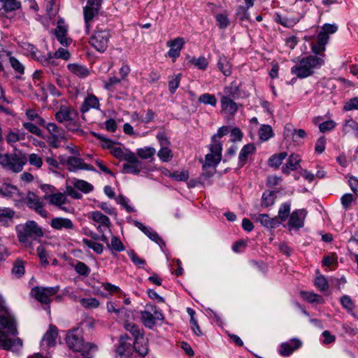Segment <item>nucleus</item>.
<instances>
[{
  "mask_svg": "<svg viewBox=\"0 0 358 358\" xmlns=\"http://www.w3.org/2000/svg\"><path fill=\"white\" fill-rule=\"evenodd\" d=\"M17 321L14 315L6 306V303L0 294V348L17 352L22 347L20 338H12L18 334Z\"/></svg>",
  "mask_w": 358,
  "mask_h": 358,
  "instance_id": "nucleus-1",
  "label": "nucleus"
},
{
  "mask_svg": "<svg viewBox=\"0 0 358 358\" xmlns=\"http://www.w3.org/2000/svg\"><path fill=\"white\" fill-rule=\"evenodd\" d=\"M324 64L322 57L310 55L301 59L299 62L291 68L292 74L299 78H306L311 76L315 70L320 68Z\"/></svg>",
  "mask_w": 358,
  "mask_h": 358,
  "instance_id": "nucleus-2",
  "label": "nucleus"
},
{
  "mask_svg": "<svg viewBox=\"0 0 358 358\" xmlns=\"http://www.w3.org/2000/svg\"><path fill=\"white\" fill-rule=\"evenodd\" d=\"M16 232L19 241L22 243H29L30 239H36L43 236L42 229L32 220L16 226Z\"/></svg>",
  "mask_w": 358,
  "mask_h": 358,
  "instance_id": "nucleus-3",
  "label": "nucleus"
},
{
  "mask_svg": "<svg viewBox=\"0 0 358 358\" xmlns=\"http://www.w3.org/2000/svg\"><path fill=\"white\" fill-rule=\"evenodd\" d=\"M66 344L68 347L75 351L80 352L83 357L88 355L89 352L93 349L96 350V346L92 343H85L78 329L69 331L66 334Z\"/></svg>",
  "mask_w": 358,
  "mask_h": 358,
  "instance_id": "nucleus-4",
  "label": "nucleus"
},
{
  "mask_svg": "<svg viewBox=\"0 0 358 358\" xmlns=\"http://www.w3.org/2000/svg\"><path fill=\"white\" fill-rule=\"evenodd\" d=\"M27 158L22 153L0 154V164L15 173L20 172Z\"/></svg>",
  "mask_w": 358,
  "mask_h": 358,
  "instance_id": "nucleus-5",
  "label": "nucleus"
},
{
  "mask_svg": "<svg viewBox=\"0 0 358 358\" xmlns=\"http://www.w3.org/2000/svg\"><path fill=\"white\" fill-rule=\"evenodd\" d=\"M141 318L145 327L152 329L157 321L164 320V315L159 308L154 305H147L145 310L141 311Z\"/></svg>",
  "mask_w": 358,
  "mask_h": 358,
  "instance_id": "nucleus-6",
  "label": "nucleus"
},
{
  "mask_svg": "<svg viewBox=\"0 0 358 358\" xmlns=\"http://www.w3.org/2000/svg\"><path fill=\"white\" fill-rule=\"evenodd\" d=\"M59 290V286L55 287H34L31 290V295L43 304L51 302L50 296L56 294Z\"/></svg>",
  "mask_w": 358,
  "mask_h": 358,
  "instance_id": "nucleus-7",
  "label": "nucleus"
},
{
  "mask_svg": "<svg viewBox=\"0 0 358 358\" xmlns=\"http://www.w3.org/2000/svg\"><path fill=\"white\" fill-rule=\"evenodd\" d=\"M110 34L108 30L95 31L90 38L89 43L97 51L103 52L108 46Z\"/></svg>",
  "mask_w": 358,
  "mask_h": 358,
  "instance_id": "nucleus-8",
  "label": "nucleus"
},
{
  "mask_svg": "<svg viewBox=\"0 0 358 358\" xmlns=\"http://www.w3.org/2000/svg\"><path fill=\"white\" fill-rule=\"evenodd\" d=\"M23 201L29 208L34 210L41 217L45 218L48 217V212L44 208L45 203L34 192H28L26 196L23 198Z\"/></svg>",
  "mask_w": 358,
  "mask_h": 358,
  "instance_id": "nucleus-9",
  "label": "nucleus"
},
{
  "mask_svg": "<svg viewBox=\"0 0 358 358\" xmlns=\"http://www.w3.org/2000/svg\"><path fill=\"white\" fill-rule=\"evenodd\" d=\"M102 0H88L85 7H84V17L87 31H89L90 22L94 17L98 15Z\"/></svg>",
  "mask_w": 358,
  "mask_h": 358,
  "instance_id": "nucleus-10",
  "label": "nucleus"
},
{
  "mask_svg": "<svg viewBox=\"0 0 358 358\" xmlns=\"http://www.w3.org/2000/svg\"><path fill=\"white\" fill-rule=\"evenodd\" d=\"M127 164L122 166L123 173L138 175L143 169V162L138 159L134 153L126 156Z\"/></svg>",
  "mask_w": 358,
  "mask_h": 358,
  "instance_id": "nucleus-11",
  "label": "nucleus"
},
{
  "mask_svg": "<svg viewBox=\"0 0 358 358\" xmlns=\"http://www.w3.org/2000/svg\"><path fill=\"white\" fill-rule=\"evenodd\" d=\"M67 31L68 28L64 20L59 19L55 29V34L57 41L63 46H69L72 41L71 38L67 37Z\"/></svg>",
  "mask_w": 358,
  "mask_h": 358,
  "instance_id": "nucleus-12",
  "label": "nucleus"
},
{
  "mask_svg": "<svg viewBox=\"0 0 358 358\" xmlns=\"http://www.w3.org/2000/svg\"><path fill=\"white\" fill-rule=\"evenodd\" d=\"M306 212L303 209H299L293 211L288 221L289 227L299 229L303 227Z\"/></svg>",
  "mask_w": 358,
  "mask_h": 358,
  "instance_id": "nucleus-13",
  "label": "nucleus"
},
{
  "mask_svg": "<svg viewBox=\"0 0 358 358\" xmlns=\"http://www.w3.org/2000/svg\"><path fill=\"white\" fill-rule=\"evenodd\" d=\"M27 50L29 52L33 59L41 62L43 66H48L50 64L55 65V62L51 52H49L47 56L38 55V49L31 44H28Z\"/></svg>",
  "mask_w": 358,
  "mask_h": 358,
  "instance_id": "nucleus-14",
  "label": "nucleus"
},
{
  "mask_svg": "<svg viewBox=\"0 0 358 358\" xmlns=\"http://www.w3.org/2000/svg\"><path fill=\"white\" fill-rule=\"evenodd\" d=\"M129 336L125 334L120 337V344L116 350V353L119 358H130L132 353V346L127 340Z\"/></svg>",
  "mask_w": 358,
  "mask_h": 358,
  "instance_id": "nucleus-15",
  "label": "nucleus"
},
{
  "mask_svg": "<svg viewBox=\"0 0 358 358\" xmlns=\"http://www.w3.org/2000/svg\"><path fill=\"white\" fill-rule=\"evenodd\" d=\"M185 41L183 38L178 37L173 40H170L166 45L170 48L168 55L170 57L176 59L180 55V50L182 49Z\"/></svg>",
  "mask_w": 358,
  "mask_h": 358,
  "instance_id": "nucleus-16",
  "label": "nucleus"
},
{
  "mask_svg": "<svg viewBox=\"0 0 358 358\" xmlns=\"http://www.w3.org/2000/svg\"><path fill=\"white\" fill-rule=\"evenodd\" d=\"M100 108V104L99 99L94 94H88L83 103H82V106L80 107V111L82 113H85L87 111H89L90 109H96L99 110Z\"/></svg>",
  "mask_w": 358,
  "mask_h": 358,
  "instance_id": "nucleus-17",
  "label": "nucleus"
},
{
  "mask_svg": "<svg viewBox=\"0 0 358 358\" xmlns=\"http://www.w3.org/2000/svg\"><path fill=\"white\" fill-rule=\"evenodd\" d=\"M15 211L10 208H0V224L8 227L13 223Z\"/></svg>",
  "mask_w": 358,
  "mask_h": 358,
  "instance_id": "nucleus-18",
  "label": "nucleus"
},
{
  "mask_svg": "<svg viewBox=\"0 0 358 358\" xmlns=\"http://www.w3.org/2000/svg\"><path fill=\"white\" fill-rule=\"evenodd\" d=\"M252 218L255 221L259 222L264 227L273 229L279 226L278 220L275 217L271 218L268 214H259L253 216Z\"/></svg>",
  "mask_w": 358,
  "mask_h": 358,
  "instance_id": "nucleus-19",
  "label": "nucleus"
},
{
  "mask_svg": "<svg viewBox=\"0 0 358 358\" xmlns=\"http://www.w3.org/2000/svg\"><path fill=\"white\" fill-rule=\"evenodd\" d=\"M301 345V342L298 339H292L289 342L284 343L281 345L280 353L282 356H289L294 350L298 349Z\"/></svg>",
  "mask_w": 358,
  "mask_h": 358,
  "instance_id": "nucleus-20",
  "label": "nucleus"
},
{
  "mask_svg": "<svg viewBox=\"0 0 358 358\" xmlns=\"http://www.w3.org/2000/svg\"><path fill=\"white\" fill-rule=\"evenodd\" d=\"M51 227L56 230L72 229L74 224L70 219L64 217L52 218L50 222Z\"/></svg>",
  "mask_w": 358,
  "mask_h": 358,
  "instance_id": "nucleus-21",
  "label": "nucleus"
},
{
  "mask_svg": "<svg viewBox=\"0 0 358 358\" xmlns=\"http://www.w3.org/2000/svg\"><path fill=\"white\" fill-rule=\"evenodd\" d=\"M301 162L299 155L292 154L287 160V162L282 168V171L285 174H289V171H295L298 168V165Z\"/></svg>",
  "mask_w": 358,
  "mask_h": 358,
  "instance_id": "nucleus-22",
  "label": "nucleus"
},
{
  "mask_svg": "<svg viewBox=\"0 0 358 358\" xmlns=\"http://www.w3.org/2000/svg\"><path fill=\"white\" fill-rule=\"evenodd\" d=\"M147 339L143 337H137L134 342L132 350L134 349L137 353L141 356H145L148 352Z\"/></svg>",
  "mask_w": 358,
  "mask_h": 358,
  "instance_id": "nucleus-23",
  "label": "nucleus"
},
{
  "mask_svg": "<svg viewBox=\"0 0 358 358\" xmlns=\"http://www.w3.org/2000/svg\"><path fill=\"white\" fill-rule=\"evenodd\" d=\"M255 150V146L253 143H248L243 146L238 156V165L242 167L246 162L250 155H252Z\"/></svg>",
  "mask_w": 358,
  "mask_h": 358,
  "instance_id": "nucleus-24",
  "label": "nucleus"
},
{
  "mask_svg": "<svg viewBox=\"0 0 358 358\" xmlns=\"http://www.w3.org/2000/svg\"><path fill=\"white\" fill-rule=\"evenodd\" d=\"M134 225L141 231H142L145 235H147L152 241H155L158 244L162 243V238L159 236L157 232L154 231H150L141 222L138 221H134Z\"/></svg>",
  "mask_w": 358,
  "mask_h": 358,
  "instance_id": "nucleus-25",
  "label": "nucleus"
},
{
  "mask_svg": "<svg viewBox=\"0 0 358 358\" xmlns=\"http://www.w3.org/2000/svg\"><path fill=\"white\" fill-rule=\"evenodd\" d=\"M222 108L230 115L234 114L238 109L236 103L228 96H223L221 99Z\"/></svg>",
  "mask_w": 358,
  "mask_h": 358,
  "instance_id": "nucleus-26",
  "label": "nucleus"
},
{
  "mask_svg": "<svg viewBox=\"0 0 358 358\" xmlns=\"http://www.w3.org/2000/svg\"><path fill=\"white\" fill-rule=\"evenodd\" d=\"M57 336V328L51 325L49 330L43 336L42 342L43 344L45 343L48 346L55 345Z\"/></svg>",
  "mask_w": 358,
  "mask_h": 358,
  "instance_id": "nucleus-27",
  "label": "nucleus"
},
{
  "mask_svg": "<svg viewBox=\"0 0 358 358\" xmlns=\"http://www.w3.org/2000/svg\"><path fill=\"white\" fill-rule=\"evenodd\" d=\"M83 159L76 157H68L66 162L68 165V169L69 171L74 172L77 170L82 169L81 167L83 166Z\"/></svg>",
  "mask_w": 358,
  "mask_h": 358,
  "instance_id": "nucleus-28",
  "label": "nucleus"
},
{
  "mask_svg": "<svg viewBox=\"0 0 358 358\" xmlns=\"http://www.w3.org/2000/svg\"><path fill=\"white\" fill-rule=\"evenodd\" d=\"M68 69L73 74L85 78L89 75V71L87 68L83 66L78 65L77 64H69L68 66Z\"/></svg>",
  "mask_w": 358,
  "mask_h": 358,
  "instance_id": "nucleus-29",
  "label": "nucleus"
},
{
  "mask_svg": "<svg viewBox=\"0 0 358 358\" xmlns=\"http://www.w3.org/2000/svg\"><path fill=\"white\" fill-rule=\"evenodd\" d=\"M92 220L99 223L103 227H106V228L109 229L110 226V219L103 213H101L99 211H94L92 213Z\"/></svg>",
  "mask_w": 358,
  "mask_h": 358,
  "instance_id": "nucleus-30",
  "label": "nucleus"
},
{
  "mask_svg": "<svg viewBox=\"0 0 358 358\" xmlns=\"http://www.w3.org/2000/svg\"><path fill=\"white\" fill-rule=\"evenodd\" d=\"M290 215V204L288 203H284L279 208L278 216H275V217L278 220L280 225L281 222L285 221Z\"/></svg>",
  "mask_w": 358,
  "mask_h": 358,
  "instance_id": "nucleus-31",
  "label": "nucleus"
},
{
  "mask_svg": "<svg viewBox=\"0 0 358 358\" xmlns=\"http://www.w3.org/2000/svg\"><path fill=\"white\" fill-rule=\"evenodd\" d=\"M15 193H19L16 186L5 183L0 187V194L3 197L11 198Z\"/></svg>",
  "mask_w": 358,
  "mask_h": 358,
  "instance_id": "nucleus-32",
  "label": "nucleus"
},
{
  "mask_svg": "<svg viewBox=\"0 0 358 358\" xmlns=\"http://www.w3.org/2000/svg\"><path fill=\"white\" fill-rule=\"evenodd\" d=\"M156 150L152 147H144L138 148L136 150V155L142 159H152L155 155Z\"/></svg>",
  "mask_w": 358,
  "mask_h": 358,
  "instance_id": "nucleus-33",
  "label": "nucleus"
},
{
  "mask_svg": "<svg viewBox=\"0 0 358 358\" xmlns=\"http://www.w3.org/2000/svg\"><path fill=\"white\" fill-rule=\"evenodd\" d=\"M44 198L48 199L50 203L58 206L66 202V198L62 193L52 194L49 196H45Z\"/></svg>",
  "mask_w": 358,
  "mask_h": 358,
  "instance_id": "nucleus-34",
  "label": "nucleus"
},
{
  "mask_svg": "<svg viewBox=\"0 0 358 358\" xmlns=\"http://www.w3.org/2000/svg\"><path fill=\"white\" fill-rule=\"evenodd\" d=\"M73 184L75 188L85 194L92 192L94 188L92 185L83 180L75 179Z\"/></svg>",
  "mask_w": 358,
  "mask_h": 358,
  "instance_id": "nucleus-35",
  "label": "nucleus"
},
{
  "mask_svg": "<svg viewBox=\"0 0 358 358\" xmlns=\"http://www.w3.org/2000/svg\"><path fill=\"white\" fill-rule=\"evenodd\" d=\"M287 156V153L286 152H282L278 155H272L268 159L269 166L271 167L278 168Z\"/></svg>",
  "mask_w": 358,
  "mask_h": 358,
  "instance_id": "nucleus-36",
  "label": "nucleus"
},
{
  "mask_svg": "<svg viewBox=\"0 0 358 358\" xmlns=\"http://www.w3.org/2000/svg\"><path fill=\"white\" fill-rule=\"evenodd\" d=\"M217 67L224 76H227L231 74V65L224 56L220 57Z\"/></svg>",
  "mask_w": 358,
  "mask_h": 358,
  "instance_id": "nucleus-37",
  "label": "nucleus"
},
{
  "mask_svg": "<svg viewBox=\"0 0 358 358\" xmlns=\"http://www.w3.org/2000/svg\"><path fill=\"white\" fill-rule=\"evenodd\" d=\"M220 161V157L210 152L206 155L205 164L203 165V168L216 166Z\"/></svg>",
  "mask_w": 358,
  "mask_h": 358,
  "instance_id": "nucleus-38",
  "label": "nucleus"
},
{
  "mask_svg": "<svg viewBox=\"0 0 358 358\" xmlns=\"http://www.w3.org/2000/svg\"><path fill=\"white\" fill-rule=\"evenodd\" d=\"M275 21L282 24L283 27L288 28L292 27L298 22V20L282 17L279 13H276L275 16Z\"/></svg>",
  "mask_w": 358,
  "mask_h": 358,
  "instance_id": "nucleus-39",
  "label": "nucleus"
},
{
  "mask_svg": "<svg viewBox=\"0 0 358 358\" xmlns=\"http://www.w3.org/2000/svg\"><path fill=\"white\" fill-rule=\"evenodd\" d=\"M71 110L67 108H61L55 114V119L59 122L72 120L71 117Z\"/></svg>",
  "mask_w": 358,
  "mask_h": 358,
  "instance_id": "nucleus-40",
  "label": "nucleus"
},
{
  "mask_svg": "<svg viewBox=\"0 0 358 358\" xmlns=\"http://www.w3.org/2000/svg\"><path fill=\"white\" fill-rule=\"evenodd\" d=\"M21 7V3L17 0H4L3 10L8 13L19 9Z\"/></svg>",
  "mask_w": 358,
  "mask_h": 358,
  "instance_id": "nucleus-41",
  "label": "nucleus"
},
{
  "mask_svg": "<svg viewBox=\"0 0 358 358\" xmlns=\"http://www.w3.org/2000/svg\"><path fill=\"white\" fill-rule=\"evenodd\" d=\"M12 273L17 278H20L24 273V262L21 259H16L13 268L12 269Z\"/></svg>",
  "mask_w": 358,
  "mask_h": 358,
  "instance_id": "nucleus-42",
  "label": "nucleus"
},
{
  "mask_svg": "<svg viewBox=\"0 0 358 358\" xmlns=\"http://www.w3.org/2000/svg\"><path fill=\"white\" fill-rule=\"evenodd\" d=\"M198 101L200 103H203L204 104H209L212 106H215L217 104V99L215 95L208 93L201 94L199 97Z\"/></svg>",
  "mask_w": 358,
  "mask_h": 358,
  "instance_id": "nucleus-43",
  "label": "nucleus"
},
{
  "mask_svg": "<svg viewBox=\"0 0 358 358\" xmlns=\"http://www.w3.org/2000/svg\"><path fill=\"white\" fill-rule=\"evenodd\" d=\"M259 136L261 140L267 141L273 136V130L269 125H263L259 130Z\"/></svg>",
  "mask_w": 358,
  "mask_h": 358,
  "instance_id": "nucleus-44",
  "label": "nucleus"
},
{
  "mask_svg": "<svg viewBox=\"0 0 358 358\" xmlns=\"http://www.w3.org/2000/svg\"><path fill=\"white\" fill-rule=\"evenodd\" d=\"M92 134L94 137L102 141L103 148L109 149L110 150V151L113 150V148H114V145L115 144L114 141H111L109 138H105L101 134H96L95 132H92Z\"/></svg>",
  "mask_w": 358,
  "mask_h": 358,
  "instance_id": "nucleus-45",
  "label": "nucleus"
},
{
  "mask_svg": "<svg viewBox=\"0 0 358 358\" xmlns=\"http://www.w3.org/2000/svg\"><path fill=\"white\" fill-rule=\"evenodd\" d=\"M274 192H264L262 195V206L266 208L272 206L275 202Z\"/></svg>",
  "mask_w": 358,
  "mask_h": 358,
  "instance_id": "nucleus-46",
  "label": "nucleus"
},
{
  "mask_svg": "<svg viewBox=\"0 0 358 358\" xmlns=\"http://www.w3.org/2000/svg\"><path fill=\"white\" fill-rule=\"evenodd\" d=\"M124 328L127 331H129L132 334V336L135 338V340L137 337H141L143 336L138 326L134 323L126 322L124 324Z\"/></svg>",
  "mask_w": 358,
  "mask_h": 358,
  "instance_id": "nucleus-47",
  "label": "nucleus"
},
{
  "mask_svg": "<svg viewBox=\"0 0 358 358\" xmlns=\"http://www.w3.org/2000/svg\"><path fill=\"white\" fill-rule=\"evenodd\" d=\"M9 61L12 68L15 70V72L22 75L24 73V65L15 57H10L9 58Z\"/></svg>",
  "mask_w": 358,
  "mask_h": 358,
  "instance_id": "nucleus-48",
  "label": "nucleus"
},
{
  "mask_svg": "<svg viewBox=\"0 0 358 358\" xmlns=\"http://www.w3.org/2000/svg\"><path fill=\"white\" fill-rule=\"evenodd\" d=\"M301 294L305 300L310 303H320L322 299L321 296L313 292H301Z\"/></svg>",
  "mask_w": 358,
  "mask_h": 358,
  "instance_id": "nucleus-49",
  "label": "nucleus"
},
{
  "mask_svg": "<svg viewBox=\"0 0 358 358\" xmlns=\"http://www.w3.org/2000/svg\"><path fill=\"white\" fill-rule=\"evenodd\" d=\"M83 242L86 246L92 249L97 254H101L103 252V247L100 243L94 242L86 238H84L83 240Z\"/></svg>",
  "mask_w": 358,
  "mask_h": 358,
  "instance_id": "nucleus-50",
  "label": "nucleus"
},
{
  "mask_svg": "<svg viewBox=\"0 0 358 358\" xmlns=\"http://www.w3.org/2000/svg\"><path fill=\"white\" fill-rule=\"evenodd\" d=\"M158 157L159 159L163 162H169L172 157V152L171 150L167 148H161V149L159 150L157 153Z\"/></svg>",
  "mask_w": 358,
  "mask_h": 358,
  "instance_id": "nucleus-51",
  "label": "nucleus"
},
{
  "mask_svg": "<svg viewBox=\"0 0 358 358\" xmlns=\"http://www.w3.org/2000/svg\"><path fill=\"white\" fill-rule=\"evenodd\" d=\"M80 302L86 308H96L99 306V302L96 298L81 299Z\"/></svg>",
  "mask_w": 358,
  "mask_h": 358,
  "instance_id": "nucleus-52",
  "label": "nucleus"
},
{
  "mask_svg": "<svg viewBox=\"0 0 358 358\" xmlns=\"http://www.w3.org/2000/svg\"><path fill=\"white\" fill-rule=\"evenodd\" d=\"M315 285L321 292L326 291L328 289V287H329V285H328L327 280L325 278V277L324 275H320L317 276L315 278Z\"/></svg>",
  "mask_w": 358,
  "mask_h": 358,
  "instance_id": "nucleus-53",
  "label": "nucleus"
},
{
  "mask_svg": "<svg viewBox=\"0 0 358 358\" xmlns=\"http://www.w3.org/2000/svg\"><path fill=\"white\" fill-rule=\"evenodd\" d=\"M112 155L118 159H124L126 161V156L129 154L133 153L132 152L127 150L126 152L123 151V150L120 147H115L113 148L110 152Z\"/></svg>",
  "mask_w": 358,
  "mask_h": 358,
  "instance_id": "nucleus-54",
  "label": "nucleus"
},
{
  "mask_svg": "<svg viewBox=\"0 0 358 358\" xmlns=\"http://www.w3.org/2000/svg\"><path fill=\"white\" fill-rule=\"evenodd\" d=\"M74 268L76 271L81 275L87 276L90 274V268L82 262H78Z\"/></svg>",
  "mask_w": 358,
  "mask_h": 358,
  "instance_id": "nucleus-55",
  "label": "nucleus"
},
{
  "mask_svg": "<svg viewBox=\"0 0 358 358\" xmlns=\"http://www.w3.org/2000/svg\"><path fill=\"white\" fill-rule=\"evenodd\" d=\"M355 200V197L352 194H345L341 198V204L345 210L349 209Z\"/></svg>",
  "mask_w": 358,
  "mask_h": 358,
  "instance_id": "nucleus-56",
  "label": "nucleus"
},
{
  "mask_svg": "<svg viewBox=\"0 0 358 358\" xmlns=\"http://www.w3.org/2000/svg\"><path fill=\"white\" fill-rule=\"evenodd\" d=\"M108 246L117 252L124 250V246L123 243L120 239L116 236L112 237L110 245L108 244Z\"/></svg>",
  "mask_w": 358,
  "mask_h": 358,
  "instance_id": "nucleus-57",
  "label": "nucleus"
},
{
  "mask_svg": "<svg viewBox=\"0 0 358 358\" xmlns=\"http://www.w3.org/2000/svg\"><path fill=\"white\" fill-rule=\"evenodd\" d=\"M169 176L177 181H186L189 178V173L187 171H174Z\"/></svg>",
  "mask_w": 358,
  "mask_h": 358,
  "instance_id": "nucleus-58",
  "label": "nucleus"
},
{
  "mask_svg": "<svg viewBox=\"0 0 358 358\" xmlns=\"http://www.w3.org/2000/svg\"><path fill=\"white\" fill-rule=\"evenodd\" d=\"M27 160L31 165L34 166L36 168H41L43 165L42 158L35 153L29 155Z\"/></svg>",
  "mask_w": 358,
  "mask_h": 358,
  "instance_id": "nucleus-59",
  "label": "nucleus"
},
{
  "mask_svg": "<svg viewBox=\"0 0 358 358\" xmlns=\"http://www.w3.org/2000/svg\"><path fill=\"white\" fill-rule=\"evenodd\" d=\"M23 126L30 133L34 134L38 136H41V130L34 124L31 122H24Z\"/></svg>",
  "mask_w": 358,
  "mask_h": 358,
  "instance_id": "nucleus-60",
  "label": "nucleus"
},
{
  "mask_svg": "<svg viewBox=\"0 0 358 358\" xmlns=\"http://www.w3.org/2000/svg\"><path fill=\"white\" fill-rule=\"evenodd\" d=\"M129 256L130 257L133 263L137 265L138 267H143L145 264V261L140 258L134 250H131L129 252Z\"/></svg>",
  "mask_w": 358,
  "mask_h": 358,
  "instance_id": "nucleus-61",
  "label": "nucleus"
},
{
  "mask_svg": "<svg viewBox=\"0 0 358 358\" xmlns=\"http://www.w3.org/2000/svg\"><path fill=\"white\" fill-rule=\"evenodd\" d=\"M343 108L346 111L358 110V97L350 99L345 103Z\"/></svg>",
  "mask_w": 358,
  "mask_h": 358,
  "instance_id": "nucleus-62",
  "label": "nucleus"
},
{
  "mask_svg": "<svg viewBox=\"0 0 358 358\" xmlns=\"http://www.w3.org/2000/svg\"><path fill=\"white\" fill-rule=\"evenodd\" d=\"M341 303L342 304L343 307L348 310L351 311L354 308V303L350 297L348 295H344L341 298Z\"/></svg>",
  "mask_w": 358,
  "mask_h": 358,
  "instance_id": "nucleus-63",
  "label": "nucleus"
},
{
  "mask_svg": "<svg viewBox=\"0 0 358 358\" xmlns=\"http://www.w3.org/2000/svg\"><path fill=\"white\" fill-rule=\"evenodd\" d=\"M54 58H61L64 60H68L70 58L69 52L64 48H59L53 55Z\"/></svg>",
  "mask_w": 358,
  "mask_h": 358,
  "instance_id": "nucleus-64",
  "label": "nucleus"
}]
</instances>
